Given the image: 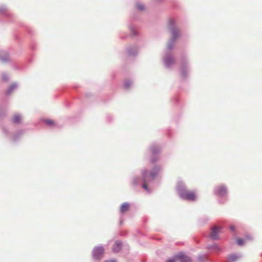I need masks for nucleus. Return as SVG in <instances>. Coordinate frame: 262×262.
I'll list each match as a JSON object with an SVG mask.
<instances>
[{
  "instance_id": "obj_6",
  "label": "nucleus",
  "mask_w": 262,
  "mask_h": 262,
  "mask_svg": "<svg viewBox=\"0 0 262 262\" xmlns=\"http://www.w3.org/2000/svg\"><path fill=\"white\" fill-rule=\"evenodd\" d=\"M171 38L170 41L168 44V48L170 49L172 48L171 46V42H174L175 40L180 36V31L177 28H173L171 30Z\"/></svg>"
},
{
  "instance_id": "obj_8",
  "label": "nucleus",
  "mask_w": 262,
  "mask_h": 262,
  "mask_svg": "<svg viewBox=\"0 0 262 262\" xmlns=\"http://www.w3.org/2000/svg\"><path fill=\"white\" fill-rule=\"evenodd\" d=\"M121 246H122L121 242H119V241L116 242L115 244L113 245V247L112 248L113 251L114 253L119 252L121 249Z\"/></svg>"
},
{
  "instance_id": "obj_5",
  "label": "nucleus",
  "mask_w": 262,
  "mask_h": 262,
  "mask_svg": "<svg viewBox=\"0 0 262 262\" xmlns=\"http://www.w3.org/2000/svg\"><path fill=\"white\" fill-rule=\"evenodd\" d=\"M221 233V227L215 226L211 228V231L209 236L213 240H217L219 238V234Z\"/></svg>"
},
{
  "instance_id": "obj_18",
  "label": "nucleus",
  "mask_w": 262,
  "mask_h": 262,
  "mask_svg": "<svg viewBox=\"0 0 262 262\" xmlns=\"http://www.w3.org/2000/svg\"><path fill=\"white\" fill-rule=\"evenodd\" d=\"M131 83L129 81H126L124 83V86L125 88H129Z\"/></svg>"
},
{
  "instance_id": "obj_7",
  "label": "nucleus",
  "mask_w": 262,
  "mask_h": 262,
  "mask_svg": "<svg viewBox=\"0 0 262 262\" xmlns=\"http://www.w3.org/2000/svg\"><path fill=\"white\" fill-rule=\"evenodd\" d=\"M177 257L181 262H192L191 259L189 257L183 254L177 255Z\"/></svg>"
},
{
  "instance_id": "obj_1",
  "label": "nucleus",
  "mask_w": 262,
  "mask_h": 262,
  "mask_svg": "<svg viewBox=\"0 0 262 262\" xmlns=\"http://www.w3.org/2000/svg\"><path fill=\"white\" fill-rule=\"evenodd\" d=\"M159 171L160 168L159 167H156L150 173L146 171H144L143 173V180L144 181H149L150 180L154 179Z\"/></svg>"
},
{
  "instance_id": "obj_15",
  "label": "nucleus",
  "mask_w": 262,
  "mask_h": 262,
  "mask_svg": "<svg viewBox=\"0 0 262 262\" xmlns=\"http://www.w3.org/2000/svg\"><path fill=\"white\" fill-rule=\"evenodd\" d=\"M236 242L238 245L242 246L244 244V241L241 238H237Z\"/></svg>"
},
{
  "instance_id": "obj_9",
  "label": "nucleus",
  "mask_w": 262,
  "mask_h": 262,
  "mask_svg": "<svg viewBox=\"0 0 262 262\" xmlns=\"http://www.w3.org/2000/svg\"><path fill=\"white\" fill-rule=\"evenodd\" d=\"M216 193L219 195H224L226 193V188L224 186H220L217 187Z\"/></svg>"
},
{
  "instance_id": "obj_3",
  "label": "nucleus",
  "mask_w": 262,
  "mask_h": 262,
  "mask_svg": "<svg viewBox=\"0 0 262 262\" xmlns=\"http://www.w3.org/2000/svg\"><path fill=\"white\" fill-rule=\"evenodd\" d=\"M180 195L181 198L189 201H194L196 199L195 193L186 189H182L180 192Z\"/></svg>"
},
{
  "instance_id": "obj_22",
  "label": "nucleus",
  "mask_w": 262,
  "mask_h": 262,
  "mask_svg": "<svg viewBox=\"0 0 262 262\" xmlns=\"http://www.w3.org/2000/svg\"><path fill=\"white\" fill-rule=\"evenodd\" d=\"M230 229L232 231H234V227L233 226H230Z\"/></svg>"
},
{
  "instance_id": "obj_12",
  "label": "nucleus",
  "mask_w": 262,
  "mask_h": 262,
  "mask_svg": "<svg viewBox=\"0 0 262 262\" xmlns=\"http://www.w3.org/2000/svg\"><path fill=\"white\" fill-rule=\"evenodd\" d=\"M16 88V85L15 84H12L7 91V94L9 95L11 92Z\"/></svg>"
},
{
  "instance_id": "obj_4",
  "label": "nucleus",
  "mask_w": 262,
  "mask_h": 262,
  "mask_svg": "<svg viewBox=\"0 0 262 262\" xmlns=\"http://www.w3.org/2000/svg\"><path fill=\"white\" fill-rule=\"evenodd\" d=\"M104 254V249L102 247H96L93 251V257L94 259L99 260Z\"/></svg>"
},
{
  "instance_id": "obj_13",
  "label": "nucleus",
  "mask_w": 262,
  "mask_h": 262,
  "mask_svg": "<svg viewBox=\"0 0 262 262\" xmlns=\"http://www.w3.org/2000/svg\"><path fill=\"white\" fill-rule=\"evenodd\" d=\"M179 260L178 258L177 257V255L172 258H170L166 260V262H176Z\"/></svg>"
},
{
  "instance_id": "obj_21",
  "label": "nucleus",
  "mask_w": 262,
  "mask_h": 262,
  "mask_svg": "<svg viewBox=\"0 0 262 262\" xmlns=\"http://www.w3.org/2000/svg\"><path fill=\"white\" fill-rule=\"evenodd\" d=\"M104 262H116V261L115 259H111V260H106Z\"/></svg>"
},
{
  "instance_id": "obj_11",
  "label": "nucleus",
  "mask_w": 262,
  "mask_h": 262,
  "mask_svg": "<svg viewBox=\"0 0 262 262\" xmlns=\"http://www.w3.org/2000/svg\"><path fill=\"white\" fill-rule=\"evenodd\" d=\"M21 118L20 115L18 114L14 115L12 118V121L14 123H19L20 122Z\"/></svg>"
},
{
  "instance_id": "obj_16",
  "label": "nucleus",
  "mask_w": 262,
  "mask_h": 262,
  "mask_svg": "<svg viewBox=\"0 0 262 262\" xmlns=\"http://www.w3.org/2000/svg\"><path fill=\"white\" fill-rule=\"evenodd\" d=\"M137 8L140 10H143L144 9V6L142 4H137Z\"/></svg>"
},
{
  "instance_id": "obj_14",
  "label": "nucleus",
  "mask_w": 262,
  "mask_h": 262,
  "mask_svg": "<svg viewBox=\"0 0 262 262\" xmlns=\"http://www.w3.org/2000/svg\"><path fill=\"white\" fill-rule=\"evenodd\" d=\"M237 258V256L234 255H230L229 257V260L230 261H234L235 260H236Z\"/></svg>"
},
{
  "instance_id": "obj_10",
  "label": "nucleus",
  "mask_w": 262,
  "mask_h": 262,
  "mask_svg": "<svg viewBox=\"0 0 262 262\" xmlns=\"http://www.w3.org/2000/svg\"><path fill=\"white\" fill-rule=\"evenodd\" d=\"M129 208V204L127 203H124L122 204L120 207V211L124 213L128 210Z\"/></svg>"
},
{
  "instance_id": "obj_17",
  "label": "nucleus",
  "mask_w": 262,
  "mask_h": 262,
  "mask_svg": "<svg viewBox=\"0 0 262 262\" xmlns=\"http://www.w3.org/2000/svg\"><path fill=\"white\" fill-rule=\"evenodd\" d=\"M45 122L47 124L50 125H52L54 124V121L53 120H47L45 121Z\"/></svg>"
},
{
  "instance_id": "obj_19",
  "label": "nucleus",
  "mask_w": 262,
  "mask_h": 262,
  "mask_svg": "<svg viewBox=\"0 0 262 262\" xmlns=\"http://www.w3.org/2000/svg\"><path fill=\"white\" fill-rule=\"evenodd\" d=\"M143 181H144V184H143V188H144V189H147V185H146V182L147 181H144V180H143Z\"/></svg>"
},
{
  "instance_id": "obj_20",
  "label": "nucleus",
  "mask_w": 262,
  "mask_h": 262,
  "mask_svg": "<svg viewBox=\"0 0 262 262\" xmlns=\"http://www.w3.org/2000/svg\"><path fill=\"white\" fill-rule=\"evenodd\" d=\"M3 79L4 81H6L8 79V77L6 75L3 76Z\"/></svg>"
},
{
  "instance_id": "obj_2",
  "label": "nucleus",
  "mask_w": 262,
  "mask_h": 262,
  "mask_svg": "<svg viewBox=\"0 0 262 262\" xmlns=\"http://www.w3.org/2000/svg\"><path fill=\"white\" fill-rule=\"evenodd\" d=\"M159 171L160 168L159 167H156L150 173L146 171H144L143 173V180L144 181H149L150 180L154 179Z\"/></svg>"
}]
</instances>
